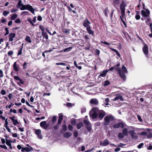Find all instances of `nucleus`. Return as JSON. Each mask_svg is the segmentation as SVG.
<instances>
[{"instance_id": "53", "label": "nucleus", "mask_w": 152, "mask_h": 152, "mask_svg": "<svg viewBox=\"0 0 152 152\" xmlns=\"http://www.w3.org/2000/svg\"><path fill=\"white\" fill-rule=\"evenodd\" d=\"M1 93L2 95H4L6 94V91L4 90H1Z\"/></svg>"}, {"instance_id": "37", "label": "nucleus", "mask_w": 152, "mask_h": 152, "mask_svg": "<svg viewBox=\"0 0 152 152\" xmlns=\"http://www.w3.org/2000/svg\"><path fill=\"white\" fill-rule=\"evenodd\" d=\"M62 130L64 131H66L67 130L66 126L65 124H63L62 125Z\"/></svg>"}, {"instance_id": "30", "label": "nucleus", "mask_w": 152, "mask_h": 152, "mask_svg": "<svg viewBox=\"0 0 152 152\" xmlns=\"http://www.w3.org/2000/svg\"><path fill=\"white\" fill-rule=\"evenodd\" d=\"M110 49L113 51L115 52L117 55L119 57H120V55L119 53L117 50L112 48H110Z\"/></svg>"}, {"instance_id": "40", "label": "nucleus", "mask_w": 152, "mask_h": 152, "mask_svg": "<svg viewBox=\"0 0 152 152\" xmlns=\"http://www.w3.org/2000/svg\"><path fill=\"white\" fill-rule=\"evenodd\" d=\"M10 12H7L4 11L3 12V14L5 16H7V15Z\"/></svg>"}, {"instance_id": "24", "label": "nucleus", "mask_w": 152, "mask_h": 152, "mask_svg": "<svg viewBox=\"0 0 152 152\" xmlns=\"http://www.w3.org/2000/svg\"><path fill=\"white\" fill-rule=\"evenodd\" d=\"M72 135V134L68 132H65L63 135V137L65 138H69Z\"/></svg>"}, {"instance_id": "47", "label": "nucleus", "mask_w": 152, "mask_h": 152, "mask_svg": "<svg viewBox=\"0 0 152 152\" xmlns=\"http://www.w3.org/2000/svg\"><path fill=\"white\" fill-rule=\"evenodd\" d=\"M135 18L137 20H139L140 18V14H136L135 15Z\"/></svg>"}, {"instance_id": "11", "label": "nucleus", "mask_w": 152, "mask_h": 152, "mask_svg": "<svg viewBox=\"0 0 152 152\" xmlns=\"http://www.w3.org/2000/svg\"><path fill=\"white\" fill-rule=\"evenodd\" d=\"M90 22H89L88 19L86 18L83 22V26L85 27H86V28H89L90 27Z\"/></svg>"}, {"instance_id": "6", "label": "nucleus", "mask_w": 152, "mask_h": 152, "mask_svg": "<svg viewBox=\"0 0 152 152\" xmlns=\"http://www.w3.org/2000/svg\"><path fill=\"white\" fill-rule=\"evenodd\" d=\"M142 16L144 18H148L149 17L150 12V10L147 9H144L141 11Z\"/></svg>"}, {"instance_id": "25", "label": "nucleus", "mask_w": 152, "mask_h": 152, "mask_svg": "<svg viewBox=\"0 0 152 152\" xmlns=\"http://www.w3.org/2000/svg\"><path fill=\"white\" fill-rule=\"evenodd\" d=\"M10 142H12L11 140L9 141L7 139H6V144L11 149H12V146Z\"/></svg>"}, {"instance_id": "7", "label": "nucleus", "mask_w": 152, "mask_h": 152, "mask_svg": "<svg viewBox=\"0 0 152 152\" xmlns=\"http://www.w3.org/2000/svg\"><path fill=\"white\" fill-rule=\"evenodd\" d=\"M83 122L87 126L88 130L90 131L91 129V126L89 121L88 120H84Z\"/></svg>"}, {"instance_id": "52", "label": "nucleus", "mask_w": 152, "mask_h": 152, "mask_svg": "<svg viewBox=\"0 0 152 152\" xmlns=\"http://www.w3.org/2000/svg\"><path fill=\"white\" fill-rule=\"evenodd\" d=\"M81 113H85L86 111V108L85 107H83L81 108Z\"/></svg>"}, {"instance_id": "27", "label": "nucleus", "mask_w": 152, "mask_h": 152, "mask_svg": "<svg viewBox=\"0 0 152 152\" xmlns=\"http://www.w3.org/2000/svg\"><path fill=\"white\" fill-rule=\"evenodd\" d=\"M25 40L29 43H31V40L30 37L28 36H26L25 39Z\"/></svg>"}, {"instance_id": "35", "label": "nucleus", "mask_w": 152, "mask_h": 152, "mask_svg": "<svg viewBox=\"0 0 152 152\" xmlns=\"http://www.w3.org/2000/svg\"><path fill=\"white\" fill-rule=\"evenodd\" d=\"M110 83V82L108 80H106L104 81V83L103 84V86H105L109 85Z\"/></svg>"}, {"instance_id": "61", "label": "nucleus", "mask_w": 152, "mask_h": 152, "mask_svg": "<svg viewBox=\"0 0 152 152\" xmlns=\"http://www.w3.org/2000/svg\"><path fill=\"white\" fill-rule=\"evenodd\" d=\"M71 124L73 125H75L76 124L75 121L74 120H72L71 121Z\"/></svg>"}, {"instance_id": "12", "label": "nucleus", "mask_w": 152, "mask_h": 152, "mask_svg": "<svg viewBox=\"0 0 152 152\" xmlns=\"http://www.w3.org/2000/svg\"><path fill=\"white\" fill-rule=\"evenodd\" d=\"M129 133L130 135L132 138L134 139H137V138L136 133L133 130H131L129 131Z\"/></svg>"}, {"instance_id": "59", "label": "nucleus", "mask_w": 152, "mask_h": 152, "mask_svg": "<svg viewBox=\"0 0 152 152\" xmlns=\"http://www.w3.org/2000/svg\"><path fill=\"white\" fill-rule=\"evenodd\" d=\"M0 147H1V148H4L6 150L7 149V147L5 145H0Z\"/></svg>"}, {"instance_id": "16", "label": "nucleus", "mask_w": 152, "mask_h": 152, "mask_svg": "<svg viewBox=\"0 0 152 152\" xmlns=\"http://www.w3.org/2000/svg\"><path fill=\"white\" fill-rule=\"evenodd\" d=\"M124 127V125L122 123H119L114 124L113 127L115 128H122Z\"/></svg>"}, {"instance_id": "14", "label": "nucleus", "mask_w": 152, "mask_h": 152, "mask_svg": "<svg viewBox=\"0 0 152 152\" xmlns=\"http://www.w3.org/2000/svg\"><path fill=\"white\" fill-rule=\"evenodd\" d=\"M90 103L91 104L97 105L98 104L99 102L96 99H92L90 101Z\"/></svg>"}, {"instance_id": "28", "label": "nucleus", "mask_w": 152, "mask_h": 152, "mask_svg": "<svg viewBox=\"0 0 152 152\" xmlns=\"http://www.w3.org/2000/svg\"><path fill=\"white\" fill-rule=\"evenodd\" d=\"M103 12L105 16L106 17H107L108 16V14L109 12L107 8H106L104 9Z\"/></svg>"}, {"instance_id": "10", "label": "nucleus", "mask_w": 152, "mask_h": 152, "mask_svg": "<svg viewBox=\"0 0 152 152\" xmlns=\"http://www.w3.org/2000/svg\"><path fill=\"white\" fill-rule=\"evenodd\" d=\"M123 1L126 3L123 0ZM123 0H112V3L114 6L117 9V7L118 6L121 2L122 3Z\"/></svg>"}, {"instance_id": "54", "label": "nucleus", "mask_w": 152, "mask_h": 152, "mask_svg": "<svg viewBox=\"0 0 152 152\" xmlns=\"http://www.w3.org/2000/svg\"><path fill=\"white\" fill-rule=\"evenodd\" d=\"M101 43H103V44H104L105 45H110V44L107 42H105V41H101Z\"/></svg>"}, {"instance_id": "18", "label": "nucleus", "mask_w": 152, "mask_h": 152, "mask_svg": "<svg viewBox=\"0 0 152 152\" xmlns=\"http://www.w3.org/2000/svg\"><path fill=\"white\" fill-rule=\"evenodd\" d=\"M33 150V148L30 146L29 147H26L23 148L22 149V151L30 152Z\"/></svg>"}, {"instance_id": "39", "label": "nucleus", "mask_w": 152, "mask_h": 152, "mask_svg": "<svg viewBox=\"0 0 152 152\" xmlns=\"http://www.w3.org/2000/svg\"><path fill=\"white\" fill-rule=\"evenodd\" d=\"M39 28L42 31V33H43V32H45V28L44 27L42 26H39Z\"/></svg>"}, {"instance_id": "36", "label": "nucleus", "mask_w": 152, "mask_h": 152, "mask_svg": "<svg viewBox=\"0 0 152 152\" xmlns=\"http://www.w3.org/2000/svg\"><path fill=\"white\" fill-rule=\"evenodd\" d=\"M83 123H80L78 124L77 125V128L78 129H80L82 126H83Z\"/></svg>"}, {"instance_id": "44", "label": "nucleus", "mask_w": 152, "mask_h": 152, "mask_svg": "<svg viewBox=\"0 0 152 152\" xmlns=\"http://www.w3.org/2000/svg\"><path fill=\"white\" fill-rule=\"evenodd\" d=\"M56 65H61L63 66H66V64L65 63L63 62H60V63H56Z\"/></svg>"}, {"instance_id": "51", "label": "nucleus", "mask_w": 152, "mask_h": 152, "mask_svg": "<svg viewBox=\"0 0 152 152\" xmlns=\"http://www.w3.org/2000/svg\"><path fill=\"white\" fill-rule=\"evenodd\" d=\"M73 129L72 126L70 125L68 126V129L69 131H72Z\"/></svg>"}, {"instance_id": "21", "label": "nucleus", "mask_w": 152, "mask_h": 152, "mask_svg": "<svg viewBox=\"0 0 152 152\" xmlns=\"http://www.w3.org/2000/svg\"><path fill=\"white\" fill-rule=\"evenodd\" d=\"M59 117L58 121V124H60L62 120H63V114L62 113H60L58 114Z\"/></svg>"}, {"instance_id": "13", "label": "nucleus", "mask_w": 152, "mask_h": 152, "mask_svg": "<svg viewBox=\"0 0 152 152\" xmlns=\"http://www.w3.org/2000/svg\"><path fill=\"white\" fill-rule=\"evenodd\" d=\"M144 47L143 48V51L144 54L147 55L148 53V45L145 43H143Z\"/></svg>"}, {"instance_id": "19", "label": "nucleus", "mask_w": 152, "mask_h": 152, "mask_svg": "<svg viewBox=\"0 0 152 152\" xmlns=\"http://www.w3.org/2000/svg\"><path fill=\"white\" fill-rule=\"evenodd\" d=\"M13 68L14 70L16 72H18L20 69V66L18 65L17 64V62H15L13 65Z\"/></svg>"}, {"instance_id": "49", "label": "nucleus", "mask_w": 152, "mask_h": 152, "mask_svg": "<svg viewBox=\"0 0 152 152\" xmlns=\"http://www.w3.org/2000/svg\"><path fill=\"white\" fill-rule=\"evenodd\" d=\"M27 64V63L26 62H25L23 65V68L24 69H26L27 68L26 65Z\"/></svg>"}, {"instance_id": "32", "label": "nucleus", "mask_w": 152, "mask_h": 152, "mask_svg": "<svg viewBox=\"0 0 152 152\" xmlns=\"http://www.w3.org/2000/svg\"><path fill=\"white\" fill-rule=\"evenodd\" d=\"M18 17V15L16 14H14L12 15L11 17V19L12 20H15Z\"/></svg>"}, {"instance_id": "43", "label": "nucleus", "mask_w": 152, "mask_h": 152, "mask_svg": "<svg viewBox=\"0 0 152 152\" xmlns=\"http://www.w3.org/2000/svg\"><path fill=\"white\" fill-rule=\"evenodd\" d=\"M56 116H54L53 117L52 119V121L53 123L56 121Z\"/></svg>"}, {"instance_id": "48", "label": "nucleus", "mask_w": 152, "mask_h": 152, "mask_svg": "<svg viewBox=\"0 0 152 152\" xmlns=\"http://www.w3.org/2000/svg\"><path fill=\"white\" fill-rule=\"evenodd\" d=\"M137 118L140 122H142V121L141 116L139 115H137Z\"/></svg>"}, {"instance_id": "50", "label": "nucleus", "mask_w": 152, "mask_h": 152, "mask_svg": "<svg viewBox=\"0 0 152 152\" xmlns=\"http://www.w3.org/2000/svg\"><path fill=\"white\" fill-rule=\"evenodd\" d=\"M15 22L16 23H19L21 22V21L19 18H18L15 20Z\"/></svg>"}, {"instance_id": "2", "label": "nucleus", "mask_w": 152, "mask_h": 152, "mask_svg": "<svg viewBox=\"0 0 152 152\" xmlns=\"http://www.w3.org/2000/svg\"><path fill=\"white\" fill-rule=\"evenodd\" d=\"M115 69L118 72L119 75L121 77L122 79L125 80L126 79V76L125 73L127 72V69L126 67L124 65H123L122 66L121 69L119 68H118L113 67H112L109 70V71H112L114 69Z\"/></svg>"}, {"instance_id": "34", "label": "nucleus", "mask_w": 152, "mask_h": 152, "mask_svg": "<svg viewBox=\"0 0 152 152\" xmlns=\"http://www.w3.org/2000/svg\"><path fill=\"white\" fill-rule=\"evenodd\" d=\"M29 15V12L28 11H24L22 12L20 14L21 15Z\"/></svg>"}, {"instance_id": "23", "label": "nucleus", "mask_w": 152, "mask_h": 152, "mask_svg": "<svg viewBox=\"0 0 152 152\" xmlns=\"http://www.w3.org/2000/svg\"><path fill=\"white\" fill-rule=\"evenodd\" d=\"M14 78L15 80H19L21 84H24V81L23 80L21 79L18 76H15Z\"/></svg>"}, {"instance_id": "57", "label": "nucleus", "mask_w": 152, "mask_h": 152, "mask_svg": "<svg viewBox=\"0 0 152 152\" xmlns=\"http://www.w3.org/2000/svg\"><path fill=\"white\" fill-rule=\"evenodd\" d=\"M23 5V4H22L21 0H18V6L20 7L22 6V5Z\"/></svg>"}, {"instance_id": "45", "label": "nucleus", "mask_w": 152, "mask_h": 152, "mask_svg": "<svg viewBox=\"0 0 152 152\" xmlns=\"http://www.w3.org/2000/svg\"><path fill=\"white\" fill-rule=\"evenodd\" d=\"M146 135L148 138H150L152 137V133L149 132L148 134L147 133Z\"/></svg>"}, {"instance_id": "46", "label": "nucleus", "mask_w": 152, "mask_h": 152, "mask_svg": "<svg viewBox=\"0 0 152 152\" xmlns=\"http://www.w3.org/2000/svg\"><path fill=\"white\" fill-rule=\"evenodd\" d=\"M12 122L13 123V124L15 126L17 124H19V123L17 119H15Z\"/></svg>"}, {"instance_id": "1", "label": "nucleus", "mask_w": 152, "mask_h": 152, "mask_svg": "<svg viewBox=\"0 0 152 152\" xmlns=\"http://www.w3.org/2000/svg\"><path fill=\"white\" fill-rule=\"evenodd\" d=\"M106 113L102 110H99L98 108H93L91 110L89 115L90 117L93 119L98 118L99 120H102L105 115Z\"/></svg>"}, {"instance_id": "38", "label": "nucleus", "mask_w": 152, "mask_h": 152, "mask_svg": "<svg viewBox=\"0 0 152 152\" xmlns=\"http://www.w3.org/2000/svg\"><path fill=\"white\" fill-rule=\"evenodd\" d=\"M23 47L21 46V48L18 50V55L19 56L22 54V50Z\"/></svg>"}, {"instance_id": "29", "label": "nucleus", "mask_w": 152, "mask_h": 152, "mask_svg": "<svg viewBox=\"0 0 152 152\" xmlns=\"http://www.w3.org/2000/svg\"><path fill=\"white\" fill-rule=\"evenodd\" d=\"M72 47H69L64 49L63 51L64 52H68L70 51L72 49Z\"/></svg>"}, {"instance_id": "42", "label": "nucleus", "mask_w": 152, "mask_h": 152, "mask_svg": "<svg viewBox=\"0 0 152 152\" xmlns=\"http://www.w3.org/2000/svg\"><path fill=\"white\" fill-rule=\"evenodd\" d=\"M27 20L33 26H34V25L31 19V18H28L27 19Z\"/></svg>"}, {"instance_id": "41", "label": "nucleus", "mask_w": 152, "mask_h": 152, "mask_svg": "<svg viewBox=\"0 0 152 152\" xmlns=\"http://www.w3.org/2000/svg\"><path fill=\"white\" fill-rule=\"evenodd\" d=\"M118 136L121 139L124 137V135L123 134L121 133H119L118 134Z\"/></svg>"}, {"instance_id": "5", "label": "nucleus", "mask_w": 152, "mask_h": 152, "mask_svg": "<svg viewBox=\"0 0 152 152\" xmlns=\"http://www.w3.org/2000/svg\"><path fill=\"white\" fill-rule=\"evenodd\" d=\"M20 8V10H27L30 11L34 15V9L29 4L23 5Z\"/></svg>"}, {"instance_id": "63", "label": "nucleus", "mask_w": 152, "mask_h": 152, "mask_svg": "<svg viewBox=\"0 0 152 152\" xmlns=\"http://www.w3.org/2000/svg\"><path fill=\"white\" fill-rule=\"evenodd\" d=\"M13 52L12 51H10L8 52V56H10L12 55Z\"/></svg>"}, {"instance_id": "4", "label": "nucleus", "mask_w": 152, "mask_h": 152, "mask_svg": "<svg viewBox=\"0 0 152 152\" xmlns=\"http://www.w3.org/2000/svg\"><path fill=\"white\" fill-rule=\"evenodd\" d=\"M114 118L113 116L111 115H106L104 118V121L103 125L105 126L109 125L110 123L113 121Z\"/></svg>"}, {"instance_id": "62", "label": "nucleus", "mask_w": 152, "mask_h": 152, "mask_svg": "<svg viewBox=\"0 0 152 152\" xmlns=\"http://www.w3.org/2000/svg\"><path fill=\"white\" fill-rule=\"evenodd\" d=\"M95 52L97 55H99V54L100 51L99 50L96 49Z\"/></svg>"}, {"instance_id": "26", "label": "nucleus", "mask_w": 152, "mask_h": 152, "mask_svg": "<svg viewBox=\"0 0 152 152\" xmlns=\"http://www.w3.org/2000/svg\"><path fill=\"white\" fill-rule=\"evenodd\" d=\"M86 30L88 33L89 34H91L92 36L94 35V31L91 29V27L86 28Z\"/></svg>"}, {"instance_id": "31", "label": "nucleus", "mask_w": 152, "mask_h": 152, "mask_svg": "<svg viewBox=\"0 0 152 152\" xmlns=\"http://www.w3.org/2000/svg\"><path fill=\"white\" fill-rule=\"evenodd\" d=\"M123 134L125 136H127L128 135V130L127 129L124 128L122 131Z\"/></svg>"}, {"instance_id": "15", "label": "nucleus", "mask_w": 152, "mask_h": 152, "mask_svg": "<svg viewBox=\"0 0 152 152\" xmlns=\"http://www.w3.org/2000/svg\"><path fill=\"white\" fill-rule=\"evenodd\" d=\"M15 37V34L13 33H10L8 35L9 41H12L13 39Z\"/></svg>"}, {"instance_id": "8", "label": "nucleus", "mask_w": 152, "mask_h": 152, "mask_svg": "<svg viewBox=\"0 0 152 152\" xmlns=\"http://www.w3.org/2000/svg\"><path fill=\"white\" fill-rule=\"evenodd\" d=\"M40 126L45 129H47L49 126V124H47L46 122L45 121L41 122L40 124Z\"/></svg>"}, {"instance_id": "33", "label": "nucleus", "mask_w": 152, "mask_h": 152, "mask_svg": "<svg viewBox=\"0 0 152 152\" xmlns=\"http://www.w3.org/2000/svg\"><path fill=\"white\" fill-rule=\"evenodd\" d=\"M42 35L45 39H48V37L46 32H43V33H42Z\"/></svg>"}, {"instance_id": "3", "label": "nucleus", "mask_w": 152, "mask_h": 152, "mask_svg": "<svg viewBox=\"0 0 152 152\" xmlns=\"http://www.w3.org/2000/svg\"><path fill=\"white\" fill-rule=\"evenodd\" d=\"M126 3L123 0L122 2L121 3L120 5L119 6L120 9L121 10V15L120 16V18L122 22L125 27H126L127 26L125 22L123 20V18H124L125 19L126 18L125 15V8L126 7Z\"/></svg>"}, {"instance_id": "58", "label": "nucleus", "mask_w": 152, "mask_h": 152, "mask_svg": "<svg viewBox=\"0 0 152 152\" xmlns=\"http://www.w3.org/2000/svg\"><path fill=\"white\" fill-rule=\"evenodd\" d=\"M147 134V133L145 132H142L140 134V135L142 136H145V135H146Z\"/></svg>"}, {"instance_id": "64", "label": "nucleus", "mask_w": 152, "mask_h": 152, "mask_svg": "<svg viewBox=\"0 0 152 152\" xmlns=\"http://www.w3.org/2000/svg\"><path fill=\"white\" fill-rule=\"evenodd\" d=\"M1 21L2 23H4L7 21V20L5 18H3L1 20Z\"/></svg>"}, {"instance_id": "20", "label": "nucleus", "mask_w": 152, "mask_h": 152, "mask_svg": "<svg viewBox=\"0 0 152 152\" xmlns=\"http://www.w3.org/2000/svg\"><path fill=\"white\" fill-rule=\"evenodd\" d=\"M109 143L110 142L109 140L107 139H106L103 142L101 143L100 144L103 146H105L109 145Z\"/></svg>"}, {"instance_id": "22", "label": "nucleus", "mask_w": 152, "mask_h": 152, "mask_svg": "<svg viewBox=\"0 0 152 152\" xmlns=\"http://www.w3.org/2000/svg\"><path fill=\"white\" fill-rule=\"evenodd\" d=\"M108 70H103L102 72V73L101 74H100V75L98 77L100 78V77H105L106 76L107 73L108 72Z\"/></svg>"}, {"instance_id": "56", "label": "nucleus", "mask_w": 152, "mask_h": 152, "mask_svg": "<svg viewBox=\"0 0 152 152\" xmlns=\"http://www.w3.org/2000/svg\"><path fill=\"white\" fill-rule=\"evenodd\" d=\"M143 145L144 144L143 143H140L138 145L137 148L140 149L142 148V147Z\"/></svg>"}, {"instance_id": "17", "label": "nucleus", "mask_w": 152, "mask_h": 152, "mask_svg": "<svg viewBox=\"0 0 152 152\" xmlns=\"http://www.w3.org/2000/svg\"><path fill=\"white\" fill-rule=\"evenodd\" d=\"M115 96H116V97L114 99H112V100L113 101H117L120 99L121 101H124V99L122 96L119 94L115 95Z\"/></svg>"}, {"instance_id": "9", "label": "nucleus", "mask_w": 152, "mask_h": 152, "mask_svg": "<svg viewBox=\"0 0 152 152\" xmlns=\"http://www.w3.org/2000/svg\"><path fill=\"white\" fill-rule=\"evenodd\" d=\"M35 134L37 135L38 138L40 139H42V136L41 135V131L39 129H34Z\"/></svg>"}, {"instance_id": "60", "label": "nucleus", "mask_w": 152, "mask_h": 152, "mask_svg": "<svg viewBox=\"0 0 152 152\" xmlns=\"http://www.w3.org/2000/svg\"><path fill=\"white\" fill-rule=\"evenodd\" d=\"M66 106L69 107H71L72 106V104L70 103H68L66 104Z\"/></svg>"}, {"instance_id": "55", "label": "nucleus", "mask_w": 152, "mask_h": 152, "mask_svg": "<svg viewBox=\"0 0 152 152\" xmlns=\"http://www.w3.org/2000/svg\"><path fill=\"white\" fill-rule=\"evenodd\" d=\"M55 49V48H53L51 49H50L48 50L45 51V53H47V52H52V51H53V49Z\"/></svg>"}]
</instances>
